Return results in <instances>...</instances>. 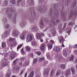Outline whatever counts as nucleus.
<instances>
[{"label": "nucleus", "mask_w": 77, "mask_h": 77, "mask_svg": "<svg viewBox=\"0 0 77 77\" xmlns=\"http://www.w3.org/2000/svg\"><path fill=\"white\" fill-rule=\"evenodd\" d=\"M45 71L43 73V75L45 77H47L48 74V71H50V68H47L44 69Z\"/></svg>", "instance_id": "obj_1"}, {"label": "nucleus", "mask_w": 77, "mask_h": 77, "mask_svg": "<svg viewBox=\"0 0 77 77\" xmlns=\"http://www.w3.org/2000/svg\"><path fill=\"white\" fill-rule=\"evenodd\" d=\"M19 25L22 28H24L26 26V23L24 22H21L20 23Z\"/></svg>", "instance_id": "obj_2"}, {"label": "nucleus", "mask_w": 77, "mask_h": 77, "mask_svg": "<svg viewBox=\"0 0 77 77\" xmlns=\"http://www.w3.org/2000/svg\"><path fill=\"white\" fill-rule=\"evenodd\" d=\"M3 61L4 62L2 64V66L3 67H4V66H7V65H8V63H7V60H6V59L4 60Z\"/></svg>", "instance_id": "obj_3"}, {"label": "nucleus", "mask_w": 77, "mask_h": 77, "mask_svg": "<svg viewBox=\"0 0 77 77\" xmlns=\"http://www.w3.org/2000/svg\"><path fill=\"white\" fill-rule=\"evenodd\" d=\"M27 39L29 41H31L33 39V37L32 35L29 34L28 35L27 37Z\"/></svg>", "instance_id": "obj_4"}, {"label": "nucleus", "mask_w": 77, "mask_h": 77, "mask_svg": "<svg viewBox=\"0 0 77 77\" xmlns=\"http://www.w3.org/2000/svg\"><path fill=\"white\" fill-rule=\"evenodd\" d=\"M31 30L33 32H38L39 29L37 27H34L31 28Z\"/></svg>", "instance_id": "obj_5"}, {"label": "nucleus", "mask_w": 77, "mask_h": 77, "mask_svg": "<svg viewBox=\"0 0 77 77\" xmlns=\"http://www.w3.org/2000/svg\"><path fill=\"white\" fill-rule=\"evenodd\" d=\"M13 35L15 37L18 36V32L15 30L13 32Z\"/></svg>", "instance_id": "obj_6"}, {"label": "nucleus", "mask_w": 77, "mask_h": 77, "mask_svg": "<svg viewBox=\"0 0 77 77\" xmlns=\"http://www.w3.org/2000/svg\"><path fill=\"white\" fill-rule=\"evenodd\" d=\"M36 37L37 39H40L42 38L41 34L39 33H37L36 35Z\"/></svg>", "instance_id": "obj_7"}, {"label": "nucleus", "mask_w": 77, "mask_h": 77, "mask_svg": "<svg viewBox=\"0 0 77 77\" xmlns=\"http://www.w3.org/2000/svg\"><path fill=\"white\" fill-rule=\"evenodd\" d=\"M54 51L57 52H59L60 51V48L59 47H55L54 48Z\"/></svg>", "instance_id": "obj_8"}, {"label": "nucleus", "mask_w": 77, "mask_h": 77, "mask_svg": "<svg viewBox=\"0 0 77 77\" xmlns=\"http://www.w3.org/2000/svg\"><path fill=\"white\" fill-rule=\"evenodd\" d=\"M37 9L40 12H44V10H43L42 8L40 7H38L37 8Z\"/></svg>", "instance_id": "obj_9"}, {"label": "nucleus", "mask_w": 77, "mask_h": 77, "mask_svg": "<svg viewBox=\"0 0 77 77\" xmlns=\"http://www.w3.org/2000/svg\"><path fill=\"white\" fill-rule=\"evenodd\" d=\"M20 66H19L15 67L14 68V69L15 72H18V71H19V69H20Z\"/></svg>", "instance_id": "obj_10"}, {"label": "nucleus", "mask_w": 77, "mask_h": 77, "mask_svg": "<svg viewBox=\"0 0 77 77\" xmlns=\"http://www.w3.org/2000/svg\"><path fill=\"white\" fill-rule=\"evenodd\" d=\"M20 38L21 39L24 40L25 38V34L24 33L20 35Z\"/></svg>", "instance_id": "obj_11"}, {"label": "nucleus", "mask_w": 77, "mask_h": 77, "mask_svg": "<svg viewBox=\"0 0 77 77\" xmlns=\"http://www.w3.org/2000/svg\"><path fill=\"white\" fill-rule=\"evenodd\" d=\"M29 21L31 23H34L35 22V18H31L29 19Z\"/></svg>", "instance_id": "obj_12"}, {"label": "nucleus", "mask_w": 77, "mask_h": 77, "mask_svg": "<svg viewBox=\"0 0 77 77\" xmlns=\"http://www.w3.org/2000/svg\"><path fill=\"white\" fill-rule=\"evenodd\" d=\"M70 74V70L69 69L66 71V76L67 77L68 75H69Z\"/></svg>", "instance_id": "obj_13"}, {"label": "nucleus", "mask_w": 77, "mask_h": 77, "mask_svg": "<svg viewBox=\"0 0 77 77\" xmlns=\"http://www.w3.org/2000/svg\"><path fill=\"white\" fill-rule=\"evenodd\" d=\"M63 54L65 56H66L67 55V51H68V50L66 49H64L63 51Z\"/></svg>", "instance_id": "obj_14"}, {"label": "nucleus", "mask_w": 77, "mask_h": 77, "mask_svg": "<svg viewBox=\"0 0 77 77\" xmlns=\"http://www.w3.org/2000/svg\"><path fill=\"white\" fill-rule=\"evenodd\" d=\"M45 45L43 44H42V45L40 48V49L41 50H45Z\"/></svg>", "instance_id": "obj_15"}, {"label": "nucleus", "mask_w": 77, "mask_h": 77, "mask_svg": "<svg viewBox=\"0 0 77 77\" xmlns=\"http://www.w3.org/2000/svg\"><path fill=\"white\" fill-rule=\"evenodd\" d=\"M71 69L72 71V74L73 75L75 74V69H74V67H72L71 68Z\"/></svg>", "instance_id": "obj_16"}, {"label": "nucleus", "mask_w": 77, "mask_h": 77, "mask_svg": "<svg viewBox=\"0 0 77 77\" xmlns=\"http://www.w3.org/2000/svg\"><path fill=\"white\" fill-rule=\"evenodd\" d=\"M59 38H60L59 41L60 42H63V37L62 36H60V37H58Z\"/></svg>", "instance_id": "obj_17"}, {"label": "nucleus", "mask_w": 77, "mask_h": 77, "mask_svg": "<svg viewBox=\"0 0 77 77\" xmlns=\"http://www.w3.org/2000/svg\"><path fill=\"white\" fill-rule=\"evenodd\" d=\"M54 70H53L51 71V72L50 74V77H53V76L54 75Z\"/></svg>", "instance_id": "obj_18"}, {"label": "nucleus", "mask_w": 77, "mask_h": 77, "mask_svg": "<svg viewBox=\"0 0 77 77\" xmlns=\"http://www.w3.org/2000/svg\"><path fill=\"white\" fill-rule=\"evenodd\" d=\"M25 49L26 50V51L28 52L30 51V48L29 46H27L25 48Z\"/></svg>", "instance_id": "obj_19"}, {"label": "nucleus", "mask_w": 77, "mask_h": 77, "mask_svg": "<svg viewBox=\"0 0 77 77\" xmlns=\"http://www.w3.org/2000/svg\"><path fill=\"white\" fill-rule=\"evenodd\" d=\"M60 66L61 68L63 69H65V67H66V66L64 64H60Z\"/></svg>", "instance_id": "obj_20"}, {"label": "nucleus", "mask_w": 77, "mask_h": 77, "mask_svg": "<svg viewBox=\"0 0 77 77\" xmlns=\"http://www.w3.org/2000/svg\"><path fill=\"white\" fill-rule=\"evenodd\" d=\"M15 56V53L13 52L11 55V59H13Z\"/></svg>", "instance_id": "obj_21"}, {"label": "nucleus", "mask_w": 77, "mask_h": 77, "mask_svg": "<svg viewBox=\"0 0 77 77\" xmlns=\"http://www.w3.org/2000/svg\"><path fill=\"white\" fill-rule=\"evenodd\" d=\"M76 5H77V1H75L73 2V5H72V8H74V7H75V6H76Z\"/></svg>", "instance_id": "obj_22"}, {"label": "nucleus", "mask_w": 77, "mask_h": 77, "mask_svg": "<svg viewBox=\"0 0 77 77\" xmlns=\"http://www.w3.org/2000/svg\"><path fill=\"white\" fill-rule=\"evenodd\" d=\"M29 65V63L27 62L26 61L25 62L23 65V66H27V65Z\"/></svg>", "instance_id": "obj_23"}, {"label": "nucleus", "mask_w": 77, "mask_h": 77, "mask_svg": "<svg viewBox=\"0 0 77 77\" xmlns=\"http://www.w3.org/2000/svg\"><path fill=\"white\" fill-rule=\"evenodd\" d=\"M40 26L41 27H42H42H44V23H43L42 21H41L40 22Z\"/></svg>", "instance_id": "obj_24"}, {"label": "nucleus", "mask_w": 77, "mask_h": 77, "mask_svg": "<svg viewBox=\"0 0 77 77\" xmlns=\"http://www.w3.org/2000/svg\"><path fill=\"white\" fill-rule=\"evenodd\" d=\"M52 45H50L49 44H48V48H49V50H50V49H51V48L52 47Z\"/></svg>", "instance_id": "obj_25"}, {"label": "nucleus", "mask_w": 77, "mask_h": 77, "mask_svg": "<svg viewBox=\"0 0 77 77\" xmlns=\"http://www.w3.org/2000/svg\"><path fill=\"white\" fill-rule=\"evenodd\" d=\"M22 45H23V44H20L18 45V47L17 48V51H18V50H19V49L20 48H21V47H22Z\"/></svg>", "instance_id": "obj_26"}, {"label": "nucleus", "mask_w": 77, "mask_h": 77, "mask_svg": "<svg viewBox=\"0 0 77 77\" xmlns=\"http://www.w3.org/2000/svg\"><path fill=\"white\" fill-rule=\"evenodd\" d=\"M34 75V72H32L28 77H33V75Z\"/></svg>", "instance_id": "obj_27"}, {"label": "nucleus", "mask_w": 77, "mask_h": 77, "mask_svg": "<svg viewBox=\"0 0 77 77\" xmlns=\"http://www.w3.org/2000/svg\"><path fill=\"white\" fill-rule=\"evenodd\" d=\"M36 43L35 42H32V46H35V45H36Z\"/></svg>", "instance_id": "obj_28"}, {"label": "nucleus", "mask_w": 77, "mask_h": 77, "mask_svg": "<svg viewBox=\"0 0 77 77\" xmlns=\"http://www.w3.org/2000/svg\"><path fill=\"white\" fill-rule=\"evenodd\" d=\"M10 2L13 5H14V4L16 3V2H15V0H11Z\"/></svg>", "instance_id": "obj_29"}, {"label": "nucleus", "mask_w": 77, "mask_h": 77, "mask_svg": "<svg viewBox=\"0 0 77 77\" xmlns=\"http://www.w3.org/2000/svg\"><path fill=\"white\" fill-rule=\"evenodd\" d=\"M2 48H5L6 47V43L4 42L2 43Z\"/></svg>", "instance_id": "obj_30"}, {"label": "nucleus", "mask_w": 77, "mask_h": 77, "mask_svg": "<svg viewBox=\"0 0 77 77\" xmlns=\"http://www.w3.org/2000/svg\"><path fill=\"white\" fill-rule=\"evenodd\" d=\"M8 33H9V32H8V31L5 32L4 33V36H5V37H6V36H7Z\"/></svg>", "instance_id": "obj_31"}, {"label": "nucleus", "mask_w": 77, "mask_h": 77, "mask_svg": "<svg viewBox=\"0 0 77 77\" xmlns=\"http://www.w3.org/2000/svg\"><path fill=\"white\" fill-rule=\"evenodd\" d=\"M74 56H72L70 57L69 59V60L70 61H71V60H74Z\"/></svg>", "instance_id": "obj_32"}, {"label": "nucleus", "mask_w": 77, "mask_h": 77, "mask_svg": "<svg viewBox=\"0 0 77 77\" xmlns=\"http://www.w3.org/2000/svg\"><path fill=\"white\" fill-rule=\"evenodd\" d=\"M11 75V73L10 72L7 73L6 75V77H10Z\"/></svg>", "instance_id": "obj_33"}, {"label": "nucleus", "mask_w": 77, "mask_h": 77, "mask_svg": "<svg viewBox=\"0 0 77 77\" xmlns=\"http://www.w3.org/2000/svg\"><path fill=\"white\" fill-rule=\"evenodd\" d=\"M13 24H16V19H14L13 20Z\"/></svg>", "instance_id": "obj_34"}, {"label": "nucleus", "mask_w": 77, "mask_h": 77, "mask_svg": "<svg viewBox=\"0 0 77 77\" xmlns=\"http://www.w3.org/2000/svg\"><path fill=\"white\" fill-rule=\"evenodd\" d=\"M39 2L41 4L42 3H44V0H39Z\"/></svg>", "instance_id": "obj_35"}, {"label": "nucleus", "mask_w": 77, "mask_h": 77, "mask_svg": "<svg viewBox=\"0 0 77 77\" xmlns=\"http://www.w3.org/2000/svg\"><path fill=\"white\" fill-rule=\"evenodd\" d=\"M5 27L6 29H8L10 27V25L9 24H7L6 25Z\"/></svg>", "instance_id": "obj_36"}, {"label": "nucleus", "mask_w": 77, "mask_h": 77, "mask_svg": "<svg viewBox=\"0 0 77 77\" xmlns=\"http://www.w3.org/2000/svg\"><path fill=\"white\" fill-rule=\"evenodd\" d=\"M15 41V39L12 38H11L9 39V41Z\"/></svg>", "instance_id": "obj_37"}, {"label": "nucleus", "mask_w": 77, "mask_h": 77, "mask_svg": "<svg viewBox=\"0 0 77 77\" xmlns=\"http://www.w3.org/2000/svg\"><path fill=\"white\" fill-rule=\"evenodd\" d=\"M8 2L7 1H5L4 2V5L5 6H6V5H8Z\"/></svg>", "instance_id": "obj_38"}, {"label": "nucleus", "mask_w": 77, "mask_h": 77, "mask_svg": "<svg viewBox=\"0 0 77 77\" xmlns=\"http://www.w3.org/2000/svg\"><path fill=\"white\" fill-rule=\"evenodd\" d=\"M60 74V71L58 70L57 71V73L56 74V76H57L58 75H59Z\"/></svg>", "instance_id": "obj_39"}, {"label": "nucleus", "mask_w": 77, "mask_h": 77, "mask_svg": "<svg viewBox=\"0 0 77 77\" xmlns=\"http://www.w3.org/2000/svg\"><path fill=\"white\" fill-rule=\"evenodd\" d=\"M38 60V59L36 58H35L34 59V61H33V63H36L37 62V61Z\"/></svg>", "instance_id": "obj_40"}, {"label": "nucleus", "mask_w": 77, "mask_h": 77, "mask_svg": "<svg viewBox=\"0 0 77 77\" xmlns=\"http://www.w3.org/2000/svg\"><path fill=\"white\" fill-rule=\"evenodd\" d=\"M44 60V57L41 58L39 59L40 62H41V61H42V60Z\"/></svg>", "instance_id": "obj_41"}, {"label": "nucleus", "mask_w": 77, "mask_h": 77, "mask_svg": "<svg viewBox=\"0 0 77 77\" xmlns=\"http://www.w3.org/2000/svg\"><path fill=\"white\" fill-rule=\"evenodd\" d=\"M3 21L4 23H7V20H6V19H3Z\"/></svg>", "instance_id": "obj_42"}, {"label": "nucleus", "mask_w": 77, "mask_h": 77, "mask_svg": "<svg viewBox=\"0 0 77 77\" xmlns=\"http://www.w3.org/2000/svg\"><path fill=\"white\" fill-rule=\"evenodd\" d=\"M50 44H51V45H53V44L54 43V42L53 40H51L50 41Z\"/></svg>", "instance_id": "obj_43"}, {"label": "nucleus", "mask_w": 77, "mask_h": 77, "mask_svg": "<svg viewBox=\"0 0 77 77\" xmlns=\"http://www.w3.org/2000/svg\"><path fill=\"white\" fill-rule=\"evenodd\" d=\"M14 45H17V42H14L13 43Z\"/></svg>", "instance_id": "obj_44"}, {"label": "nucleus", "mask_w": 77, "mask_h": 77, "mask_svg": "<svg viewBox=\"0 0 77 77\" xmlns=\"http://www.w3.org/2000/svg\"><path fill=\"white\" fill-rule=\"evenodd\" d=\"M21 53H22V54H24L25 53L24 52V51H23V49H22L21 50Z\"/></svg>", "instance_id": "obj_45"}, {"label": "nucleus", "mask_w": 77, "mask_h": 77, "mask_svg": "<svg viewBox=\"0 0 77 77\" xmlns=\"http://www.w3.org/2000/svg\"><path fill=\"white\" fill-rule=\"evenodd\" d=\"M36 53L38 55V56H39V55L41 54V52H38Z\"/></svg>", "instance_id": "obj_46"}, {"label": "nucleus", "mask_w": 77, "mask_h": 77, "mask_svg": "<svg viewBox=\"0 0 77 77\" xmlns=\"http://www.w3.org/2000/svg\"><path fill=\"white\" fill-rule=\"evenodd\" d=\"M55 34H56V32H53L52 33V35L54 36H55Z\"/></svg>", "instance_id": "obj_47"}, {"label": "nucleus", "mask_w": 77, "mask_h": 77, "mask_svg": "<svg viewBox=\"0 0 77 77\" xmlns=\"http://www.w3.org/2000/svg\"><path fill=\"white\" fill-rule=\"evenodd\" d=\"M8 13H9V11H8V10H6V14H8Z\"/></svg>", "instance_id": "obj_48"}, {"label": "nucleus", "mask_w": 77, "mask_h": 77, "mask_svg": "<svg viewBox=\"0 0 77 77\" xmlns=\"http://www.w3.org/2000/svg\"><path fill=\"white\" fill-rule=\"evenodd\" d=\"M72 24H73L71 22H70V23H69V25H72Z\"/></svg>", "instance_id": "obj_49"}, {"label": "nucleus", "mask_w": 77, "mask_h": 77, "mask_svg": "<svg viewBox=\"0 0 77 77\" xmlns=\"http://www.w3.org/2000/svg\"><path fill=\"white\" fill-rule=\"evenodd\" d=\"M41 33L43 36H44V33L43 32H41Z\"/></svg>", "instance_id": "obj_50"}, {"label": "nucleus", "mask_w": 77, "mask_h": 77, "mask_svg": "<svg viewBox=\"0 0 77 77\" xmlns=\"http://www.w3.org/2000/svg\"><path fill=\"white\" fill-rule=\"evenodd\" d=\"M45 22H46L47 23L48 22V20L46 19L45 20Z\"/></svg>", "instance_id": "obj_51"}, {"label": "nucleus", "mask_w": 77, "mask_h": 77, "mask_svg": "<svg viewBox=\"0 0 77 77\" xmlns=\"http://www.w3.org/2000/svg\"><path fill=\"white\" fill-rule=\"evenodd\" d=\"M23 71L22 72H21V73L20 74V75H22V74H23Z\"/></svg>", "instance_id": "obj_52"}, {"label": "nucleus", "mask_w": 77, "mask_h": 77, "mask_svg": "<svg viewBox=\"0 0 77 77\" xmlns=\"http://www.w3.org/2000/svg\"><path fill=\"white\" fill-rule=\"evenodd\" d=\"M40 41H41V42H43V40L42 39H41Z\"/></svg>", "instance_id": "obj_53"}, {"label": "nucleus", "mask_w": 77, "mask_h": 77, "mask_svg": "<svg viewBox=\"0 0 77 77\" xmlns=\"http://www.w3.org/2000/svg\"><path fill=\"white\" fill-rule=\"evenodd\" d=\"M74 48H77V45H76L74 46Z\"/></svg>", "instance_id": "obj_54"}, {"label": "nucleus", "mask_w": 77, "mask_h": 77, "mask_svg": "<svg viewBox=\"0 0 77 77\" xmlns=\"http://www.w3.org/2000/svg\"><path fill=\"white\" fill-rule=\"evenodd\" d=\"M27 73H26L25 74V77H26L27 76Z\"/></svg>", "instance_id": "obj_55"}, {"label": "nucleus", "mask_w": 77, "mask_h": 77, "mask_svg": "<svg viewBox=\"0 0 77 77\" xmlns=\"http://www.w3.org/2000/svg\"><path fill=\"white\" fill-rule=\"evenodd\" d=\"M22 0H18V3H20V2H21V1Z\"/></svg>", "instance_id": "obj_56"}, {"label": "nucleus", "mask_w": 77, "mask_h": 77, "mask_svg": "<svg viewBox=\"0 0 77 77\" xmlns=\"http://www.w3.org/2000/svg\"><path fill=\"white\" fill-rule=\"evenodd\" d=\"M62 46V47H65V46L63 45V43Z\"/></svg>", "instance_id": "obj_57"}, {"label": "nucleus", "mask_w": 77, "mask_h": 77, "mask_svg": "<svg viewBox=\"0 0 77 77\" xmlns=\"http://www.w3.org/2000/svg\"><path fill=\"white\" fill-rule=\"evenodd\" d=\"M20 65H22V63L20 62L19 63Z\"/></svg>", "instance_id": "obj_58"}, {"label": "nucleus", "mask_w": 77, "mask_h": 77, "mask_svg": "<svg viewBox=\"0 0 77 77\" xmlns=\"http://www.w3.org/2000/svg\"><path fill=\"white\" fill-rule=\"evenodd\" d=\"M4 56H5V57H6V56H7V55H6V54H4Z\"/></svg>", "instance_id": "obj_59"}, {"label": "nucleus", "mask_w": 77, "mask_h": 77, "mask_svg": "<svg viewBox=\"0 0 77 77\" xmlns=\"http://www.w3.org/2000/svg\"><path fill=\"white\" fill-rule=\"evenodd\" d=\"M24 59V57L23 58H21V60H23V59Z\"/></svg>", "instance_id": "obj_60"}, {"label": "nucleus", "mask_w": 77, "mask_h": 77, "mask_svg": "<svg viewBox=\"0 0 77 77\" xmlns=\"http://www.w3.org/2000/svg\"><path fill=\"white\" fill-rule=\"evenodd\" d=\"M75 63H77V58L75 60Z\"/></svg>", "instance_id": "obj_61"}, {"label": "nucleus", "mask_w": 77, "mask_h": 77, "mask_svg": "<svg viewBox=\"0 0 77 77\" xmlns=\"http://www.w3.org/2000/svg\"><path fill=\"white\" fill-rule=\"evenodd\" d=\"M50 57V55H47V57H48V58H49Z\"/></svg>", "instance_id": "obj_62"}, {"label": "nucleus", "mask_w": 77, "mask_h": 77, "mask_svg": "<svg viewBox=\"0 0 77 77\" xmlns=\"http://www.w3.org/2000/svg\"><path fill=\"white\" fill-rule=\"evenodd\" d=\"M75 53H77V51H75Z\"/></svg>", "instance_id": "obj_63"}, {"label": "nucleus", "mask_w": 77, "mask_h": 77, "mask_svg": "<svg viewBox=\"0 0 77 77\" xmlns=\"http://www.w3.org/2000/svg\"><path fill=\"white\" fill-rule=\"evenodd\" d=\"M57 6V4H55L54 5V8H56V7H55V6Z\"/></svg>", "instance_id": "obj_64"}]
</instances>
